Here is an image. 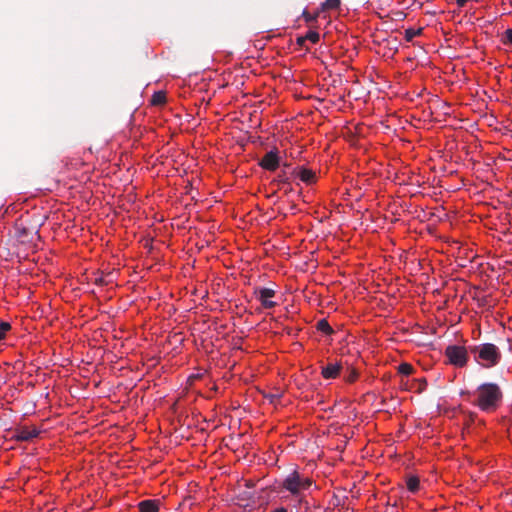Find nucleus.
Returning a JSON list of instances; mask_svg holds the SVG:
<instances>
[{"label": "nucleus", "instance_id": "f257e3e1", "mask_svg": "<svg viewBox=\"0 0 512 512\" xmlns=\"http://www.w3.org/2000/svg\"><path fill=\"white\" fill-rule=\"evenodd\" d=\"M473 404L481 411L490 413L499 407L503 393L498 384L487 382L478 386L475 393Z\"/></svg>", "mask_w": 512, "mask_h": 512}, {"label": "nucleus", "instance_id": "f03ea898", "mask_svg": "<svg viewBox=\"0 0 512 512\" xmlns=\"http://www.w3.org/2000/svg\"><path fill=\"white\" fill-rule=\"evenodd\" d=\"M312 485V479L305 477L303 474L294 470L288 474L281 483V487L290 492L297 500L299 506L304 505L306 509L309 508L308 502L305 499L304 491L308 490Z\"/></svg>", "mask_w": 512, "mask_h": 512}, {"label": "nucleus", "instance_id": "7ed1b4c3", "mask_svg": "<svg viewBox=\"0 0 512 512\" xmlns=\"http://www.w3.org/2000/svg\"><path fill=\"white\" fill-rule=\"evenodd\" d=\"M469 352L474 360L484 368H492L501 361L500 349L493 343H482L469 346Z\"/></svg>", "mask_w": 512, "mask_h": 512}, {"label": "nucleus", "instance_id": "20e7f679", "mask_svg": "<svg viewBox=\"0 0 512 512\" xmlns=\"http://www.w3.org/2000/svg\"><path fill=\"white\" fill-rule=\"evenodd\" d=\"M469 347L449 345L445 349V356L451 365L464 367L468 362Z\"/></svg>", "mask_w": 512, "mask_h": 512}, {"label": "nucleus", "instance_id": "39448f33", "mask_svg": "<svg viewBox=\"0 0 512 512\" xmlns=\"http://www.w3.org/2000/svg\"><path fill=\"white\" fill-rule=\"evenodd\" d=\"M11 435V440H15L18 442H28L32 441L34 438H37L40 434V430L35 425H16L14 428H10L8 430Z\"/></svg>", "mask_w": 512, "mask_h": 512}, {"label": "nucleus", "instance_id": "423d86ee", "mask_svg": "<svg viewBox=\"0 0 512 512\" xmlns=\"http://www.w3.org/2000/svg\"><path fill=\"white\" fill-rule=\"evenodd\" d=\"M297 168L293 167L290 163H283L281 166V170L276 175V177L272 180L271 185L276 184L280 185H289V182L296 177Z\"/></svg>", "mask_w": 512, "mask_h": 512}, {"label": "nucleus", "instance_id": "0eeeda50", "mask_svg": "<svg viewBox=\"0 0 512 512\" xmlns=\"http://www.w3.org/2000/svg\"><path fill=\"white\" fill-rule=\"evenodd\" d=\"M275 294V290L271 288L257 287L254 289V295L265 309H272L277 306V302L271 300Z\"/></svg>", "mask_w": 512, "mask_h": 512}, {"label": "nucleus", "instance_id": "6e6552de", "mask_svg": "<svg viewBox=\"0 0 512 512\" xmlns=\"http://www.w3.org/2000/svg\"><path fill=\"white\" fill-rule=\"evenodd\" d=\"M259 166L268 171H275L280 167L279 151L276 148L268 151L260 159Z\"/></svg>", "mask_w": 512, "mask_h": 512}, {"label": "nucleus", "instance_id": "1a4fd4ad", "mask_svg": "<svg viewBox=\"0 0 512 512\" xmlns=\"http://www.w3.org/2000/svg\"><path fill=\"white\" fill-rule=\"evenodd\" d=\"M16 233L19 241L25 243L33 241V239L37 237L38 231L34 228L25 227L22 223H20L16 227Z\"/></svg>", "mask_w": 512, "mask_h": 512}, {"label": "nucleus", "instance_id": "9d476101", "mask_svg": "<svg viewBox=\"0 0 512 512\" xmlns=\"http://www.w3.org/2000/svg\"><path fill=\"white\" fill-rule=\"evenodd\" d=\"M296 168V177H298L305 184L310 185L316 181V174L311 169L305 168L304 166Z\"/></svg>", "mask_w": 512, "mask_h": 512}, {"label": "nucleus", "instance_id": "9b49d317", "mask_svg": "<svg viewBox=\"0 0 512 512\" xmlns=\"http://www.w3.org/2000/svg\"><path fill=\"white\" fill-rule=\"evenodd\" d=\"M139 512H158L160 501L155 499H147L138 503Z\"/></svg>", "mask_w": 512, "mask_h": 512}, {"label": "nucleus", "instance_id": "f8f14e48", "mask_svg": "<svg viewBox=\"0 0 512 512\" xmlns=\"http://www.w3.org/2000/svg\"><path fill=\"white\" fill-rule=\"evenodd\" d=\"M341 370V365L338 363H330L327 366L322 368V376L325 379H334L336 378Z\"/></svg>", "mask_w": 512, "mask_h": 512}, {"label": "nucleus", "instance_id": "ddd939ff", "mask_svg": "<svg viewBox=\"0 0 512 512\" xmlns=\"http://www.w3.org/2000/svg\"><path fill=\"white\" fill-rule=\"evenodd\" d=\"M316 328L317 330L323 332L326 335H331L332 333H334V330L332 329V327L330 326L326 319L319 320L316 324Z\"/></svg>", "mask_w": 512, "mask_h": 512}, {"label": "nucleus", "instance_id": "4468645a", "mask_svg": "<svg viewBox=\"0 0 512 512\" xmlns=\"http://www.w3.org/2000/svg\"><path fill=\"white\" fill-rule=\"evenodd\" d=\"M419 484V479L416 476H411L407 479V488L412 493H415L419 489Z\"/></svg>", "mask_w": 512, "mask_h": 512}, {"label": "nucleus", "instance_id": "2eb2a0df", "mask_svg": "<svg viewBox=\"0 0 512 512\" xmlns=\"http://www.w3.org/2000/svg\"><path fill=\"white\" fill-rule=\"evenodd\" d=\"M166 102V95L162 91L155 92L152 96L151 103L153 105H162Z\"/></svg>", "mask_w": 512, "mask_h": 512}, {"label": "nucleus", "instance_id": "dca6fc26", "mask_svg": "<svg viewBox=\"0 0 512 512\" xmlns=\"http://www.w3.org/2000/svg\"><path fill=\"white\" fill-rule=\"evenodd\" d=\"M422 33V28H419L417 30L413 28H409L405 30V40L407 42H411L416 36L420 35Z\"/></svg>", "mask_w": 512, "mask_h": 512}, {"label": "nucleus", "instance_id": "f3484780", "mask_svg": "<svg viewBox=\"0 0 512 512\" xmlns=\"http://www.w3.org/2000/svg\"><path fill=\"white\" fill-rule=\"evenodd\" d=\"M340 0H326L324 3H322V10H333L337 9L340 6Z\"/></svg>", "mask_w": 512, "mask_h": 512}, {"label": "nucleus", "instance_id": "a211bd4d", "mask_svg": "<svg viewBox=\"0 0 512 512\" xmlns=\"http://www.w3.org/2000/svg\"><path fill=\"white\" fill-rule=\"evenodd\" d=\"M414 371V368L411 364L409 363H402L398 366V372L402 375H410L412 374Z\"/></svg>", "mask_w": 512, "mask_h": 512}, {"label": "nucleus", "instance_id": "6ab92c4d", "mask_svg": "<svg viewBox=\"0 0 512 512\" xmlns=\"http://www.w3.org/2000/svg\"><path fill=\"white\" fill-rule=\"evenodd\" d=\"M358 377V372L354 369H348L344 376V380L348 383H353Z\"/></svg>", "mask_w": 512, "mask_h": 512}, {"label": "nucleus", "instance_id": "aec40b11", "mask_svg": "<svg viewBox=\"0 0 512 512\" xmlns=\"http://www.w3.org/2000/svg\"><path fill=\"white\" fill-rule=\"evenodd\" d=\"M306 41L309 40L312 43H317L320 39L319 33L316 31H308L305 35Z\"/></svg>", "mask_w": 512, "mask_h": 512}, {"label": "nucleus", "instance_id": "412c9836", "mask_svg": "<svg viewBox=\"0 0 512 512\" xmlns=\"http://www.w3.org/2000/svg\"><path fill=\"white\" fill-rule=\"evenodd\" d=\"M11 329V325L8 322H0V340L5 338L6 332Z\"/></svg>", "mask_w": 512, "mask_h": 512}, {"label": "nucleus", "instance_id": "4be33fe9", "mask_svg": "<svg viewBox=\"0 0 512 512\" xmlns=\"http://www.w3.org/2000/svg\"><path fill=\"white\" fill-rule=\"evenodd\" d=\"M503 43L512 45V29H507L503 35Z\"/></svg>", "mask_w": 512, "mask_h": 512}, {"label": "nucleus", "instance_id": "5701e85b", "mask_svg": "<svg viewBox=\"0 0 512 512\" xmlns=\"http://www.w3.org/2000/svg\"><path fill=\"white\" fill-rule=\"evenodd\" d=\"M416 381H417V383H418L417 392H419V393H420V392H422V391L426 388V386H427V381H426V379H425V378H420V379H418V380H416Z\"/></svg>", "mask_w": 512, "mask_h": 512}, {"label": "nucleus", "instance_id": "b1692460", "mask_svg": "<svg viewBox=\"0 0 512 512\" xmlns=\"http://www.w3.org/2000/svg\"><path fill=\"white\" fill-rule=\"evenodd\" d=\"M303 18L305 19V21L307 23H310L312 21H315L316 20V16L315 15H311L310 13H308L307 11H304L303 14H302Z\"/></svg>", "mask_w": 512, "mask_h": 512}, {"label": "nucleus", "instance_id": "393cba45", "mask_svg": "<svg viewBox=\"0 0 512 512\" xmlns=\"http://www.w3.org/2000/svg\"><path fill=\"white\" fill-rule=\"evenodd\" d=\"M279 189H284L285 194H289L293 191V188L291 186V182H289V185H280L278 186Z\"/></svg>", "mask_w": 512, "mask_h": 512}, {"label": "nucleus", "instance_id": "a878e982", "mask_svg": "<svg viewBox=\"0 0 512 512\" xmlns=\"http://www.w3.org/2000/svg\"><path fill=\"white\" fill-rule=\"evenodd\" d=\"M296 42H297V44H298L299 46H303V45L305 44V42H306V38H305V36L298 37V38H297V40H296Z\"/></svg>", "mask_w": 512, "mask_h": 512}, {"label": "nucleus", "instance_id": "bb28decb", "mask_svg": "<svg viewBox=\"0 0 512 512\" xmlns=\"http://www.w3.org/2000/svg\"><path fill=\"white\" fill-rule=\"evenodd\" d=\"M468 0H456V3L459 7L465 6Z\"/></svg>", "mask_w": 512, "mask_h": 512}, {"label": "nucleus", "instance_id": "cd10ccee", "mask_svg": "<svg viewBox=\"0 0 512 512\" xmlns=\"http://www.w3.org/2000/svg\"><path fill=\"white\" fill-rule=\"evenodd\" d=\"M271 512H288V511L284 507H279V508L272 510Z\"/></svg>", "mask_w": 512, "mask_h": 512}]
</instances>
